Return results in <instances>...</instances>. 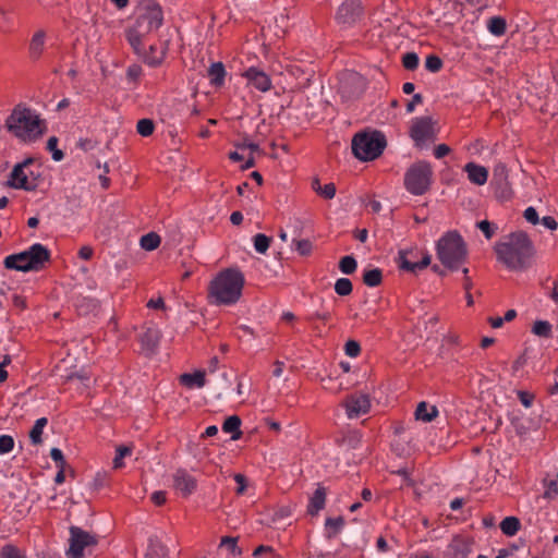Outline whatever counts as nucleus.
<instances>
[{"label": "nucleus", "mask_w": 558, "mask_h": 558, "mask_svg": "<svg viewBox=\"0 0 558 558\" xmlns=\"http://www.w3.org/2000/svg\"><path fill=\"white\" fill-rule=\"evenodd\" d=\"M497 259L510 270H524L531 267L536 251L532 240L523 231L505 236L495 245Z\"/></svg>", "instance_id": "nucleus-1"}, {"label": "nucleus", "mask_w": 558, "mask_h": 558, "mask_svg": "<svg viewBox=\"0 0 558 558\" xmlns=\"http://www.w3.org/2000/svg\"><path fill=\"white\" fill-rule=\"evenodd\" d=\"M245 278L236 267L220 270L209 282V303L217 306H232L242 296Z\"/></svg>", "instance_id": "nucleus-2"}, {"label": "nucleus", "mask_w": 558, "mask_h": 558, "mask_svg": "<svg viewBox=\"0 0 558 558\" xmlns=\"http://www.w3.org/2000/svg\"><path fill=\"white\" fill-rule=\"evenodd\" d=\"M163 21L161 7L154 0L144 1L137 9L134 25L125 33L126 40L132 49L138 50L140 38L158 29Z\"/></svg>", "instance_id": "nucleus-3"}, {"label": "nucleus", "mask_w": 558, "mask_h": 558, "mask_svg": "<svg viewBox=\"0 0 558 558\" xmlns=\"http://www.w3.org/2000/svg\"><path fill=\"white\" fill-rule=\"evenodd\" d=\"M8 130L22 141L38 138L46 128L36 110L17 105L5 121Z\"/></svg>", "instance_id": "nucleus-4"}, {"label": "nucleus", "mask_w": 558, "mask_h": 558, "mask_svg": "<svg viewBox=\"0 0 558 558\" xmlns=\"http://www.w3.org/2000/svg\"><path fill=\"white\" fill-rule=\"evenodd\" d=\"M436 255L446 268L458 270L468 258V246L459 232L448 231L436 242Z\"/></svg>", "instance_id": "nucleus-5"}, {"label": "nucleus", "mask_w": 558, "mask_h": 558, "mask_svg": "<svg viewBox=\"0 0 558 558\" xmlns=\"http://www.w3.org/2000/svg\"><path fill=\"white\" fill-rule=\"evenodd\" d=\"M49 260L50 251L41 243H35L23 252L8 255L3 265L7 269L28 272L44 269Z\"/></svg>", "instance_id": "nucleus-6"}, {"label": "nucleus", "mask_w": 558, "mask_h": 558, "mask_svg": "<svg viewBox=\"0 0 558 558\" xmlns=\"http://www.w3.org/2000/svg\"><path fill=\"white\" fill-rule=\"evenodd\" d=\"M385 146V136L379 132L360 133L352 140V153L362 161L376 159L381 155Z\"/></svg>", "instance_id": "nucleus-7"}, {"label": "nucleus", "mask_w": 558, "mask_h": 558, "mask_svg": "<svg viewBox=\"0 0 558 558\" xmlns=\"http://www.w3.org/2000/svg\"><path fill=\"white\" fill-rule=\"evenodd\" d=\"M433 168L429 162L420 160L413 163L404 174V186L412 195L425 194L432 185Z\"/></svg>", "instance_id": "nucleus-8"}, {"label": "nucleus", "mask_w": 558, "mask_h": 558, "mask_svg": "<svg viewBox=\"0 0 558 558\" xmlns=\"http://www.w3.org/2000/svg\"><path fill=\"white\" fill-rule=\"evenodd\" d=\"M69 542L70 547L66 551L68 558H81L85 550L90 551V548L97 545L95 535L77 526L70 527Z\"/></svg>", "instance_id": "nucleus-9"}, {"label": "nucleus", "mask_w": 558, "mask_h": 558, "mask_svg": "<svg viewBox=\"0 0 558 558\" xmlns=\"http://www.w3.org/2000/svg\"><path fill=\"white\" fill-rule=\"evenodd\" d=\"M33 159L28 158L21 163L14 166L9 184L14 189L25 191H34L37 187V179L32 171L28 170Z\"/></svg>", "instance_id": "nucleus-10"}, {"label": "nucleus", "mask_w": 558, "mask_h": 558, "mask_svg": "<svg viewBox=\"0 0 558 558\" xmlns=\"http://www.w3.org/2000/svg\"><path fill=\"white\" fill-rule=\"evenodd\" d=\"M138 50L133 51L149 66L156 68L160 65L166 57L168 50V43L161 41L159 44H150L148 47L145 44V38H140Z\"/></svg>", "instance_id": "nucleus-11"}, {"label": "nucleus", "mask_w": 558, "mask_h": 558, "mask_svg": "<svg viewBox=\"0 0 558 558\" xmlns=\"http://www.w3.org/2000/svg\"><path fill=\"white\" fill-rule=\"evenodd\" d=\"M410 134L418 147H422L428 141H434L436 138V130L432 118L421 117L413 119Z\"/></svg>", "instance_id": "nucleus-12"}, {"label": "nucleus", "mask_w": 558, "mask_h": 558, "mask_svg": "<svg viewBox=\"0 0 558 558\" xmlns=\"http://www.w3.org/2000/svg\"><path fill=\"white\" fill-rule=\"evenodd\" d=\"M416 257L417 251L414 248L400 250L396 262L400 269L413 274L426 268L432 262V256L427 252L423 255L420 262L415 260Z\"/></svg>", "instance_id": "nucleus-13"}, {"label": "nucleus", "mask_w": 558, "mask_h": 558, "mask_svg": "<svg viewBox=\"0 0 558 558\" xmlns=\"http://www.w3.org/2000/svg\"><path fill=\"white\" fill-rule=\"evenodd\" d=\"M363 9L360 0H348L343 2L338 11L336 19L339 24L351 26L361 20Z\"/></svg>", "instance_id": "nucleus-14"}, {"label": "nucleus", "mask_w": 558, "mask_h": 558, "mask_svg": "<svg viewBox=\"0 0 558 558\" xmlns=\"http://www.w3.org/2000/svg\"><path fill=\"white\" fill-rule=\"evenodd\" d=\"M342 404L347 416L349 418H356L369 411L371 400L367 395L357 392L348 396Z\"/></svg>", "instance_id": "nucleus-15"}, {"label": "nucleus", "mask_w": 558, "mask_h": 558, "mask_svg": "<svg viewBox=\"0 0 558 558\" xmlns=\"http://www.w3.org/2000/svg\"><path fill=\"white\" fill-rule=\"evenodd\" d=\"M473 549V541L462 536H456L447 546L444 558H466Z\"/></svg>", "instance_id": "nucleus-16"}, {"label": "nucleus", "mask_w": 558, "mask_h": 558, "mask_svg": "<svg viewBox=\"0 0 558 558\" xmlns=\"http://www.w3.org/2000/svg\"><path fill=\"white\" fill-rule=\"evenodd\" d=\"M197 482L185 470H178L173 474V487L174 489L184 497L190 496L196 489Z\"/></svg>", "instance_id": "nucleus-17"}, {"label": "nucleus", "mask_w": 558, "mask_h": 558, "mask_svg": "<svg viewBox=\"0 0 558 558\" xmlns=\"http://www.w3.org/2000/svg\"><path fill=\"white\" fill-rule=\"evenodd\" d=\"M245 77L248 83L254 86L256 89L260 92H268L271 88V81L269 76L263 72L257 70L256 68H250L245 72Z\"/></svg>", "instance_id": "nucleus-18"}, {"label": "nucleus", "mask_w": 558, "mask_h": 558, "mask_svg": "<svg viewBox=\"0 0 558 558\" xmlns=\"http://www.w3.org/2000/svg\"><path fill=\"white\" fill-rule=\"evenodd\" d=\"M464 171L468 173V179L476 185H484L488 179V170L475 162H468L464 166Z\"/></svg>", "instance_id": "nucleus-19"}, {"label": "nucleus", "mask_w": 558, "mask_h": 558, "mask_svg": "<svg viewBox=\"0 0 558 558\" xmlns=\"http://www.w3.org/2000/svg\"><path fill=\"white\" fill-rule=\"evenodd\" d=\"M160 332L158 329L148 327L140 335L142 349L147 353H151L158 347Z\"/></svg>", "instance_id": "nucleus-20"}, {"label": "nucleus", "mask_w": 558, "mask_h": 558, "mask_svg": "<svg viewBox=\"0 0 558 558\" xmlns=\"http://www.w3.org/2000/svg\"><path fill=\"white\" fill-rule=\"evenodd\" d=\"M326 504V489L319 486L310 498L307 505V513L311 515H316L318 512L324 509Z\"/></svg>", "instance_id": "nucleus-21"}, {"label": "nucleus", "mask_w": 558, "mask_h": 558, "mask_svg": "<svg viewBox=\"0 0 558 558\" xmlns=\"http://www.w3.org/2000/svg\"><path fill=\"white\" fill-rule=\"evenodd\" d=\"M46 32L43 29L37 31L29 41V57L37 60L43 54L45 48Z\"/></svg>", "instance_id": "nucleus-22"}, {"label": "nucleus", "mask_w": 558, "mask_h": 558, "mask_svg": "<svg viewBox=\"0 0 558 558\" xmlns=\"http://www.w3.org/2000/svg\"><path fill=\"white\" fill-rule=\"evenodd\" d=\"M180 383L187 388H203L206 384L205 372L185 373L180 376Z\"/></svg>", "instance_id": "nucleus-23"}, {"label": "nucleus", "mask_w": 558, "mask_h": 558, "mask_svg": "<svg viewBox=\"0 0 558 558\" xmlns=\"http://www.w3.org/2000/svg\"><path fill=\"white\" fill-rule=\"evenodd\" d=\"M438 409L435 405H430L425 401L417 404L415 410V418L422 422H432L438 416Z\"/></svg>", "instance_id": "nucleus-24"}, {"label": "nucleus", "mask_w": 558, "mask_h": 558, "mask_svg": "<svg viewBox=\"0 0 558 558\" xmlns=\"http://www.w3.org/2000/svg\"><path fill=\"white\" fill-rule=\"evenodd\" d=\"M226 70L225 65L221 62L213 63L208 69V77L210 84L219 87L225 83Z\"/></svg>", "instance_id": "nucleus-25"}, {"label": "nucleus", "mask_w": 558, "mask_h": 558, "mask_svg": "<svg viewBox=\"0 0 558 558\" xmlns=\"http://www.w3.org/2000/svg\"><path fill=\"white\" fill-rule=\"evenodd\" d=\"M241 418L238 415L229 416L222 424V430L227 434H231V439L236 440L241 437L242 432L240 430Z\"/></svg>", "instance_id": "nucleus-26"}, {"label": "nucleus", "mask_w": 558, "mask_h": 558, "mask_svg": "<svg viewBox=\"0 0 558 558\" xmlns=\"http://www.w3.org/2000/svg\"><path fill=\"white\" fill-rule=\"evenodd\" d=\"M487 29L494 36H502L507 31V22L501 16H492L487 21Z\"/></svg>", "instance_id": "nucleus-27"}, {"label": "nucleus", "mask_w": 558, "mask_h": 558, "mask_svg": "<svg viewBox=\"0 0 558 558\" xmlns=\"http://www.w3.org/2000/svg\"><path fill=\"white\" fill-rule=\"evenodd\" d=\"M344 526L342 517L327 518L325 522L326 536L328 538L335 537Z\"/></svg>", "instance_id": "nucleus-28"}, {"label": "nucleus", "mask_w": 558, "mask_h": 558, "mask_svg": "<svg viewBox=\"0 0 558 558\" xmlns=\"http://www.w3.org/2000/svg\"><path fill=\"white\" fill-rule=\"evenodd\" d=\"M500 530L507 536H513L520 530V520L515 517H507L500 522Z\"/></svg>", "instance_id": "nucleus-29"}, {"label": "nucleus", "mask_w": 558, "mask_h": 558, "mask_svg": "<svg viewBox=\"0 0 558 558\" xmlns=\"http://www.w3.org/2000/svg\"><path fill=\"white\" fill-rule=\"evenodd\" d=\"M383 272L379 268L365 269L363 272V282L371 287H377L381 283Z\"/></svg>", "instance_id": "nucleus-30"}, {"label": "nucleus", "mask_w": 558, "mask_h": 558, "mask_svg": "<svg viewBox=\"0 0 558 558\" xmlns=\"http://www.w3.org/2000/svg\"><path fill=\"white\" fill-rule=\"evenodd\" d=\"M47 423H48V420L46 417H40V418L36 420L33 428L29 432V438L34 445L41 444L43 430L46 427Z\"/></svg>", "instance_id": "nucleus-31"}, {"label": "nucleus", "mask_w": 558, "mask_h": 558, "mask_svg": "<svg viewBox=\"0 0 558 558\" xmlns=\"http://www.w3.org/2000/svg\"><path fill=\"white\" fill-rule=\"evenodd\" d=\"M160 244V236L155 232H149L141 238V246L146 251L156 250Z\"/></svg>", "instance_id": "nucleus-32"}, {"label": "nucleus", "mask_w": 558, "mask_h": 558, "mask_svg": "<svg viewBox=\"0 0 558 558\" xmlns=\"http://www.w3.org/2000/svg\"><path fill=\"white\" fill-rule=\"evenodd\" d=\"M254 248L259 254H265L269 248L271 239L263 233H257L253 238Z\"/></svg>", "instance_id": "nucleus-33"}, {"label": "nucleus", "mask_w": 558, "mask_h": 558, "mask_svg": "<svg viewBox=\"0 0 558 558\" xmlns=\"http://www.w3.org/2000/svg\"><path fill=\"white\" fill-rule=\"evenodd\" d=\"M532 332L538 337L549 338L551 336V324L547 320L534 323Z\"/></svg>", "instance_id": "nucleus-34"}, {"label": "nucleus", "mask_w": 558, "mask_h": 558, "mask_svg": "<svg viewBox=\"0 0 558 558\" xmlns=\"http://www.w3.org/2000/svg\"><path fill=\"white\" fill-rule=\"evenodd\" d=\"M357 263L353 256H344L340 259L339 269L345 275H351L356 270Z\"/></svg>", "instance_id": "nucleus-35"}, {"label": "nucleus", "mask_w": 558, "mask_h": 558, "mask_svg": "<svg viewBox=\"0 0 558 558\" xmlns=\"http://www.w3.org/2000/svg\"><path fill=\"white\" fill-rule=\"evenodd\" d=\"M132 453V449L128 446H120L117 448V451H116V457L113 459V469L118 470V469H121L124 463H123V459L125 457H129L131 456Z\"/></svg>", "instance_id": "nucleus-36"}, {"label": "nucleus", "mask_w": 558, "mask_h": 558, "mask_svg": "<svg viewBox=\"0 0 558 558\" xmlns=\"http://www.w3.org/2000/svg\"><path fill=\"white\" fill-rule=\"evenodd\" d=\"M352 289V282L348 278H339L335 283V291L341 296L349 295Z\"/></svg>", "instance_id": "nucleus-37"}, {"label": "nucleus", "mask_w": 558, "mask_h": 558, "mask_svg": "<svg viewBox=\"0 0 558 558\" xmlns=\"http://www.w3.org/2000/svg\"><path fill=\"white\" fill-rule=\"evenodd\" d=\"M293 244H294V250L302 256H307L311 254L312 252V248H313V245H312V242L310 240H299V239H293Z\"/></svg>", "instance_id": "nucleus-38"}, {"label": "nucleus", "mask_w": 558, "mask_h": 558, "mask_svg": "<svg viewBox=\"0 0 558 558\" xmlns=\"http://www.w3.org/2000/svg\"><path fill=\"white\" fill-rule=\"evenodd\" d=\"M420 59L415 52H407L402 57V65L410 71L415 70L418 66Z\"/></svg>", "instance_id": "nucleus-39"}, {"label": "nucleus", "mask_w": 558, "mask_h": 558, "mask_svg": "<svg viewBox=\"0 0 558 558\" xmlns=\"http://www.w3.org/2000/svg\"><path fill=\"white\" fill-rule=\"evenodd\" d=\"M136 130L142 136H149L155 130L154 122L149 119H142L137 122Z\"/></svg>", "instance_id": "nucleus-40"}, {"label": "nucleus", "mask_w": 558, "mask_h": 558, "mask_svg": "<svg viewBox=\"0 0 558 558\" xmlns=\"http://www.w3.org/2000/svg\"><path fill=\"white\" fill-rule=\"evenodd\" d=\"M0 558H26L25 555L13 545H5L1 548Z\"/></svg>", "instance_id": "nucleus-41"}, {"label": "nucleus", "mask_w": 558, "mask_h": 558, "mask_svg": "<svg viewBox=\"0 0 558 558\" xmlns=\"http://www.w3.org/2000/svg\"><path fill=\"white\" fill-rule=\"evenodd\" d=\"M425 68L429 72L436 73L440 71V69L442 68V61L439 57L435 54H429L425 60Z\"/></svg>", "instance_id": "nucleus-42"}, {"label": "nucleus", "mask_w": 558, "mask_h": 558, "mask_svg": "<svg viewBox=\"0 0 558 558\" xmlns=\"http://www.w3.org/2000/svg\"><path fill=\"white\" fill-rule=\"evenodd\" d=\"M58 138L56 136H51L47 141V149L52 153V159L54 161H61L64 157V154L57 148Z\"/></svg>", "instance_id": "nucleus-43"}, {"label": "nucleus", "mask_w": 558, "mask_h": 558, "mask_svg": "<svg viewBox=\"0 0 558 558\" xmlns=\"http://www.w3.org/2000/svg\"><path fill=\"white\" fill-rule=\"evenodd\" d=\"M220 547H225L232 555H240L241 550L238 547L236 538L226 536L220 542Z\"/></svg>", "instance_id": "nucleus-44"}, {"label": "nucleus", "mask_w": 558, "mask_h": 558, "mask_svg": "<svg viewBox=\"0 0 558 558\" xmlns=\"http://www.w3.org/2000/svg\"><path fill=\"white\" fill-rule=\"evenodd\" d=\"M14 439L10 435L0 436V454H7L13 450Z\"/></svg>", "instance_id": "nucleus-45"}, {"label": "nucleus", "mask_w": 558, "mask_h": 558, "mask_svg": "<svg viewBox=\"0 0 558 558\" xmlns=\"http://www.w3.org/2000/svg\"><path fill=\"white\" fill-rule=\"evenodd\" d=\"M344 352L350 357H356L361 352L360 343L354 340H349L344 345Z\"/></svg>", "instance_id": "nucleus-46"}, {"label": "nucleus", "mask_w": 558, "mask_h": 558, "mask_svg": "<svg viewBox=\"0 0 558 558\" xmlns=\"http://www.w3.org/2000/svg\"><path fill=\"white\" fill-rule=\"evenodd\" d=\"M236 148L239 149H250L252 153H259L260 148L259 145L250 141L247 137H243L241 142H238L234 144Z\"/></svg>", "instance_id": "nucleus-47"}, {"label": "nucleus", "mask_w": 558, "mask_h": 558, "mask_svg": "<svg viewBox=\"0 0 558 558\" xmlns=\"http://www.w3.org/2000/svg\"><path fill=\"white\" fill-rule=\"evenodd\" d=\"M316 192L327 198V199H331L333 198L335 194H336V187L332 183H328V184H325L324 186H319L318 189H316Z\"/></svg>", "instance_id": "nucleus-48"}, {"label": "nucleus", "mask_w": 558, "mask_h": 558, "mask_svg": "<svg viewBox=\"0 0 558 558\" xmlns=\"http://www.w3.org/2000/svg\"><path fill=\"white\" fill-rule=\"evenodd\" d=\"M478 229L484 233L486 239L493 238L496 228H493L492 223L488 220H482L477 222Z\"/></svg>", "instance_id": "nucleus-49"}, {"label": "nucleus", "mask_w": 558, "mask_h": 558, "mask_svg": "<svg viewBox=\"0 0 558 558\" xmlns=\"http://www.w3.org/2000/svg\"><path fill=\"white\" fill-rule=\"evenodd\" d=\"M523 217L532 225H537L539 222L538 214L534 207H527L523 213Z\"/></svg>", "instance_id": "nucleus-50"}, {"label": "nucleus", "mask_w": 558, "mask_h": 558, "mask_svg": "<svg viewBox=\"0 0 558 558\" xmlns=\"http://www.w3.org/2000/svg\"><path fill=\"white\" fill-rule=\"evenodd\" d=\"M50 457L56 462L58 468H64L65 461L62 451L59 448L50 450Z\"/></svg>", "instance_id": "nucleus-51"}, {"label": "nucleus", "mask_w": 558, "mask_h": 558, "mask_svg": "<svg viewBox=\"0 0 558 558\" xmlns=\"http://www.w3.org/2000/svg\"><path fill=\"white\" fill-rule=\"evenodd\" d=\"M518 397L524 408H531L534 401V396L526 391H519Z\"/></svg>", "instance_id": "nucleus-52"}, {"label": "nucleus", "mask_w": 558, "mask_h": 558, "mask_svg": "<svg viewBox=\"0 0 558 558\" xmlns=\"http://www.w3.org/2000/svg\"><path fill=\"white\" fill-rule=\"evenodd\" d=\"M450 153V147L446 144H439L434 149V156L437 159H441Z\"/></svg>", "instance_id": "nucleus-53"}, {"label": "nucleus", "mask_w": 558, "mask_h": 558, "mask_svg": "<svg viewBox=\"0 0 558 558\" xmlns=\"http://www.w3.org/2000/svg\"><path fill=\"white\" fill-rule=\"evenodd\" d=\"M546 495L548 497L558 496V473L555 480H551L547 485Z\"/></svg>", "instance_id": "nucleus-54"}, {"label": "nucleus", "mask_w": 558, "mask_h": 558, "mask_svg": "<svg viewBox=\"0 0 558 558\" xmlns=\"http://www.w3.org/2000/svg\"><path fill=\"white\" fill-rule=\"evenodd\" d=\"M234 481L238 484L236 494L242 495L245 492L246 488V480L245 476L242 474H235Z\"/></svg>", "instance_id": "nucleus-55"}, {"label": "nucleus", "mask_w": 558, "mask_h": 558, "mask_svg": "<svg viewBox=\"0 0 558 558\" xmlns=\"http://www.w3.org/2000/svg\"><path fill=\"white\" fill-rule=\"evenodd\" d=\"M151 501L157 505V506H161L166 502V493L162 492V490H156L151 494Z\"/></svg>", "instance_id": "nucleus-56"}, {"label": "nucleus", "mask_w": 558, "mask_h": 558, "mask_svg": "<svg viewBox=\"0 0 558 558\" xmlns=\"http://www.w3.org/2000/svg\"><path fill=\"white\" fill-rule=\"evenodd\" d=\"M539 222L546 227L547 229L549 230H556L558 228V223L557 221L555 220V218L550 217V216H546V217H543Z\"/></svg>", "instance_id": "nucleus-57"}, {"label": "nucleus", "mask_w": 558, "mask_h": 558, "mask_svg": "<svg viewBox=\"0 0 558 558\" xmlns=\"http://www.w3.org/2000/svg\"><path fill=\"white\" fill-rule=\"evenodd\" d=\"M422 101H423L422 95L421 94H415L412 97L411 101H409L408 105H407V112H409V113L413 112L414 109H415V106L422 104Z\"/></svg>", "instance_id": "nucleus-58"}, {"label": "nucleus", "mask_w": 558, "mask_h": 558, "mask_svg": "<svg viewBox=\"0 0 558 558\" xmlns=\"http://www.w3.org/2000/svg\"><path fill=\"white\" fill-rule=\"evenodd\" d=\"M78 256L82 259H89L93 256V248L90 246H82L78 251Z\"/></svg>", "instance_id": "nucleus-59"}, {"label": "nucleus", "mask_w": 558, "mask_h": 558, "mask_svg": "<svg viewBox=\"0 0 558 558\" xmlns=\"http://www.w3.org/2000/svg\"><path fill=\"white\" fill-rule=\"evenodd\" d=\"M142 73V69L140 65H131L129 69H128V75L129 77L133 78V80H136Z\"/></svg>", "instance_id": "nucleus-60"}, {"label": "nucleus", "mask_w": 558, "mask_h": 558, "mask_svg": "<svg viewBox=\"0 0 558 558\" xmlns=\"http://www.w3.org/2000/svg\"><path fill=\"white\" fill-rule=\"evenodd\" d=\"M147 306L150 308L159 310L165 307V302L161 298H158L156 300L151 299L148 301Z\"/></svg>", "instance_id": "nucleus-61"}, {"label": "nucleus", "mask_w": 558, "mask_h": 558, "mask_svg": "<svg viewBox=\"0 0 558 558\" xmlns=\"http://www.w3.org/2000/svg\"><path fill=\"white\" fill-rule=\"evenodd\" d=\"M462 274L464 276V281H463V287L465 289L466 292H469L472 288V281L470 279V277L468 276L469 275V268H462Z\"/></svg>", "instance_id": "nucleus-62"}, {"label": "nucleus", "mask_w": 558, "mask_h": 558, "mask_svg": "<svg viewBox=\"0 0 558 558\" xmlns=\"http://www.w3.org/2000/svg\"><path fill=\"white\" fill-rule=\"evenodd\" d=\"M264 553H272V548L269 547V546H265V545H260L258 546L254 553H253V556L258 558L260 557Z\"/></svg>", "instance_id": "nucleus-63"}, {"label": "nucleus", "mask_w": 558, "mask_h": 558, "mask_svg": "<svg viewBox=\"0 0 558 558\" xmlns=\"http://www.w3.org/2000/svg\"><path fill=\"white\" fill-rule=\"evenodd\" d=\"M230 221L232 225L238 226L243 221V215L240 211H233L230 216Z\"/></svg>", "instance_id": "nucleus-64"}]
</instances>
